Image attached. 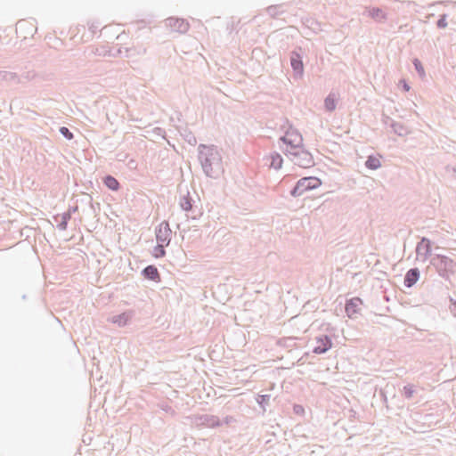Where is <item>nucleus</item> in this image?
<instances>
[{
	"instance_id": "obj_1",
	"label": "nucleus",
	"mask_w": 456,
	"mask_h": 456,
	"mask_svg": "<svg viewBox=\"0 0 456 456\" xmlns=\"http://www.w3.org/2000/svg\"><path fill=\"white\" fill-rule=\"evenodd\" d=\"M198 159L206 176L217 179L223 174V158L217 146L200 143L198 146Z\"/></svg>"
},
{
	"instance_id": "obj_2",
	"label": "nucleus",
	"mask_w": 456,
	"mask_h": 456,
	"mask_svg": "<svg viewBox=\"0 0 456 456\" xmlns=\"http://www.w3.org/2000/svg\"><path fill=\"white\" fill-rule=\"evenodd\" d=\"M429 263L438 275L445 281H450V277L456 273V262L447 256L435 254L431 256Z\"/></svg>"
},
{
	"instance_id": "obj_3",
	"label": "nucleus",
	"mask_w": 456,
	"mask_h": 456,
	"mask_svg": "<svg viewBox=\"0 0 456 456\" xmlns=\"http://www.w3.org/2000/svg\"><path fill=\"white\" fill-rule=\"evenodd\" d=\"M281 126L285 134L279 140L286 145V149H296L303 145L302 134L288 118L283 119V124Z\"/></svg>"
},
{
	"instance_id": "obj_4",
	"label": "nucleus",
	"mask_w": 456,
	"mask_h": 456,
	"mask_svg": "<svg viewBox=\"0 0 456 456\" xmlns=\"http://www.w3.org/2000/svg\"><path fill=\"white\" fill-rule=\"evenodd\" d=\"M282 151L295 165L300 167L308 168L315 165L312 153L305 150L304 145L296 149H285Z\"/></svg>"
},
{
	"instance_id": "obj_5",
	"label": "nucleus",
	"mask_w": 456,
	"mask_h": 456,
	"mask_svg": "<svg viewBox=\"0 0 456 456\" xmlns=\"http://www.w3.org/2000/svg\"><path fill=\"white\" fill-rule=\"evenodd\" d=\"M322 180L316 176L302 177L292 187V189L289 191V194L293 198H297L302 196L305 191L319 188L322 185Z\"/></svg>"
},
{
	"instance_id": "obj_6",
	"label": "nucleus",
	"mask_w": 456,
	"mask_h": 456,
	"mask_svg": "<svg viewBox=\"0 0 456 456\" xmlns=\"http://www.w3.org/2000/svg\"><path fill=\"white\" fill-rule=\"evenodd\" d=\"M303 49L302 47L298 46L289 53V62L291 69L294 73V77H302L304 75V62H303V56H302Z\"/></svg>"
},
{
	"instance_id": "obj_7",
	"label": "nucleus",
	"mask_w": 456,
	"mask_h": 456,
	"mask_svg": "<svg viewBox=\"0 0 456 456\" xmlns=\"http://www.w3.org/2000/svg\"><path fill=\"white\" fill-rule=\"evenodd\" d=\"M157 243H161L168 246L171 241L172 231L169 224L167 221H163L155 230Z\"/></svg>"
},
{
	"instance_id": "obj_8",
	"label": "nucleus",
	"mask_w": 456,
	"mask_h": 456,
	"mask_svg": "<svg viewBox=\"0 0 456 456\" xmlns=\"http://www.w3.org/2000/svg\"><path fill=\"white\" fill-rule=\"evenodd\" d=\"M363 305L362 298L354 297L346 300L345 312L350 319L357 318L361 314V306Z\"/></svg>"
},
{
	"instance_id": "obj_9",
	"label": "nucleus",
	"mask_w": 456,
	"mask_h": 456,
	"mask_svg": "<svg viewBox=\"0 0 456 456\" xmlns=\"http://www.w3.org/2000/svg\"><path fill=\"white\" fill-rule=\"evenodd\" d=\"M194 423L196 426L206 428H218L222 426V421L216 415L200 414L194 417Z\"/></svg>"
},
{
	"instance_id": "obj_10",
	"label": "nucleus",
	"mask_w": 456,
	"mask_h": 456,
	"mask_svg": "<svg viewBox=\"0 0 456 456\" xmlns=\"http://www.w3.org/2000/svg\"><path fill=\"white\" fill-rule=\"evenodd\" d=\"M315 339L317 346H315L312 351L315 354H325L332 347L333 343L331 338L327 334L318 336Z\"/></svg>"
},
{
	"instance_id": "obj_11",
	"label": "nucleus",
	"mask_w": 456,
	"mask_h": 456,
	"mask_svg": "<svg viewBox=\"0 0 456 456\" xmlns=\"http://www.w3.org/2000/svg\"><path fill=\"white\" fill-rule=\"evenodd\" d=\"M432 241L426 238L422 237L420 240L417 243L416 246V253L418 256H423V261H426L428 257L432 256Z\"/></svg>"
},
{
	"instance_id": "obj_12",
	"label": "nucleus",
	"mask_w": 456,
	"mask_h": 456,
	"mask_svg": "<svg viewBox=\"0 0 456 456\" xmlns=\"http://www.w3.org/2000/svg\"><path fill=\"white\" fill-rule=\"evenodd\" d=\"M167 25L169 26L174 31L185 33L188 31L190 25L189 22L183 19L170 17L166 20Z\"/></svg>"
},
{
	"instance_id": "obj_13",
	"label": "nucleus",
	"mask_w": 456,
	"mask_h": 456,
	"mask_svg": "<svg viewBox=\"0 0 456 456\" xmlns=\"http://www.w3.org/2000/svg\"><path fill=\"white\" fill-rule=\"evenodd\" d=\"M134 315V312L133 310H127L119 314L113 315L110 321L118 327H125L130 322Z\"/></svg>"
},
{
	"instance_id": "obj_14",
	"label": "nucleus",
	"mask_w": 456,
	"mask_h": 456,
	"mask_svg": "<svg viewBox=\"0 0 456 456\" xmlns=\"http://www.w3.org/2000/svg\"><path fill=\"white\" fill-rule=\"evenodd\" d=\"M419 276H420V272H419V268L412 267V268L409 269L406 272V273L404 274L403 285L409 289L413 287L419 281Z\"/></svg>"
},
{
	"instance_id": "obj_15",
	"label": "nucleus",
	"mask_w": 456,
	"mask_h": 456,
	"mask_svg": "<svg viewBox=\"0 0 456 456\" xmlns=\"http://www.w3.org/2000/svg\"><path fill=\"white\" fill-rule=\"evenodd\" d=\"M141 274L144 279L151 281L159 282L161 281L160 273L154 265H149L144 267L142 270Z\"/></svg>"
},
{
	"instance_id": "obj_16",
	"label": "nucleus",
	"mask_w": 456,
	"mask_h": 456,
	"mask_svg": "<svg viewBox=\"0 0 456 456\" xmlns=\"http://www.w3.org/2000/svg\"><path fill=\"white\" fill-rule=\"evenodd\" d=\"M366 11L371 19L379 22H384L387 19V14L379 7H368L366 8Z\"/></svg>"
},
{
	"instance_id": "obj_17",
	"label": "nucleus",
	"mask_w": 456,
	"mask_h": 456,
	"mask_svg": "<svg viewBox=\"0 0 456 456\" xmlns=\"http://www.w3.org/2000/svg\"><path fill=\"white\" fill-rule=\"evenodd\" d=\"M102 183L112 191H118L120 189L119 182L111 175H104L102 177Z\"/></svg>"
},
{
	"instance_id": "obj_18",
	"label": "nucleus",
	"mask_w": 456,
	"mask_h": 456,
	"mask_svg": "<svg viewBox=\"0 0 456 456\" xmlns=\"http://www.w3.org/2000/svg\"><path fill=\"white\" fill-rule=\"evenodd\" d=\"M55 222H57V228L61 231H66L68 228V224L71 219L69 213H62L61 215H56L53 216Z\"/></svg>"
},
{
	"instance_id": "obj_19",
	"label": "nucleus",
	"mask_w": 456,
	"mask_h": 456,
	"mask_svg": "<svg viewBox=\"0 0 456 456\" xmlns=\"http://www.w3.org/2000/svg\"><path fill=\"white\" fill-rule=\"evenodd\" d=\"M0 80L6 81L12 84L21 83V79L17 73L6 70H0Z\"/></svg>"
},
{
	"instance_id": "obj_20",
	"label": "nucleus",
	"mask_w": 456,
	"mask_h": 456,
	"mask_svg": "<svg viewBox=\"0 0 456 456\" xmlns=\"http://www.w3.org/2000/svg\"><path fill=\"white\" fill-rule=\"evenodd\" d=\"M194 200L190 195V192L187 191V193L180 198L179 200V206L182 208V210L185 212H189L190 210H192V206L194 205Z\"/></svg>"
},
{
	"instance_id": "obj_21",
	"label": "nucleus",
	"mask_w": 456,
	"mask_h": 456,
	"mask_svg": "<svg viewBox=\"0 0 456 456\" xmlns=\"http://www.w3.org/2000/svg\"><path fill=\"white\" fill-rule=\"evenodd\" d=\"M390 127L392 128L394 134L401 137L408 135L411 132L404 124L397 121L391 123Z\"/></svg>"
},
{
	"instance_id": "obj_22",
	"label": "nucleus",
	"mask_w": 456,
	"mask_h": 456,
	"mask_svg": "<svg viewBox=\"0 0 456 456\" xmlns=\"http://www.w3.org/2000/svg\"><path fill=\"white\" fill-rule=\"evenodd\" d=\"M285 4H273L266 8V12L273 19L278 18L280 15L285 13Z\"/></svg>"
},
{
	"instance_id": "obj_23",
	"label": "nucleus",
	"mask_w": 456,
	"mask_h": 456,
	"mask_svg": "<svg viewBox=\"0 0 456 456\" xmlns=\"http://www.w3.org/2000/svg\"><path fill=\"white\" fill-rule=\"evenodd\" d=\"M338 98L334 93H330L324 99V108L328 112H332L336 110Z\"/></svg>"
},
{
	"instance_id": "obj_24",
	"label": "nucleus",
	"mask_w": 456,
	"mask_h": 456,
	"mask_svg": "<svg viewBox=\"0 0 456 456\" xmlns=\"http://www.w3.org/2000/svg\"><path fill=\"white\" fill-rule=\"evenodd\" d=\"M282 164V156L277 151L272 152L270 155V167L274 168L275 170H279L281 168Z\"/></svg>"
},
{
	"instance_id": "obj_25",
	"label": "nucleus",
	"mask_w": 456,
	"mask_h": 456,
	"mask_svg": "<svg viewBox=\"0 0 456 456\" xmlns=\"http://www.w3.org/2000/svg\"><path fill=\"white\" fill-rule=\"evenodd\" d=\"M364 165H365V167L370 170H377L381 167V162L374 155H370L367 157V159H366Z\"/></svg>"
},
{
	"instance_id": "obj_26",
	"label": "nucleus",
	"mask_w": 456,
	"mask_h": 456,
	"mask_svg": "<svg viewBox=\"0 0 456 456\" xmlns=\"http://www.w3.org/2000/svg\"><path fill=\"white\" fill-rule=\"evenodd\" d=\"M271 395H257L256 401L259 407L262 409L263 412L266 411L267 406L270 405Z\"/></svg>"
},
{
	"instance_id": "obj_27",
	"label": "nucleus",
	"mask_w": 456,
	"mask_h": 456,
	"mask_svg": "<svg viewBox=\"0 0 456 456\" xmlns=\"http://www.w3.org/2000/svg\"><path fill=\"white\" fill-rule=\"evenodd\" d=\"M180 134L183 136V140L190 145L195 146L197 144L196 136L189 129L184 128V129H183V131L180 132Z\"/></svg>"
},
{
	"instance_id": "obj_28",
	"label": "nucleus",
	"mask_w": 456,
	"mask_h": 456,
	"mask_svg": "<svg viewBox=\"0 0 456 456\" xmlns=\"http://www.w3.org/2000/svg\"><path fill=\"white\" fill-rule=\"evenodd\" d=\"M296 338L284 337L277 340V345L281 347L290 348L296 346Z\"/></svg>"
},
{
	"instance_id": "obj_29",
	"label": "nucleus",
	"mask_w": 456,
	"mask_h": 456,
	"mask_svg": "<svg viewBox=\"0 0 456 456\" xmlns=\"http://www.w3.org/2000/svg\"><path fill=\"white\" fill-rule=\"evenodd\" d=\"M412 64L419 77L424 78L426 77V72L421 61L418 58H414L412 60Z\"/></svg>"
},
{
	"instance_id": "obj_30",
	"label": "nucleus",
	"mask_w": 456,
	"mask_h": 456,
	"mask_svg": "<svg viewBox=\"0 0 456 456\" xmlns=\"http://www.w3.org/2000/svg\"><path fill=\"white\" fill-rule=\"evenodd\" d=\"M167 246L161 243H157V245L153 248L152 256L155 258H161L166 256V248Z\"/></svg>"
},
{
	"instance_id": "obj_31",
	"label": "nucleus",
	"mask_w": 456,
	"mask_h": 456,
	"mask_svg": "<svg viewBox=\"0 0 456 456\" xmlns=\"http://www.w3.org/2000/svg\"><path fill=\"white\" fill-rule=\"evenodd\" d=\"M415 393V386L412 384H407L403 388V394L406 399H411Z\"/></svg>"
},
{
	"instance_id": "obj_32",
	"label": "nucleus",
	"mask_w": 456,
	"mask_h": 456,
	"mask_svg": "<svg viewBox=\"0 0 456 456\" xmlns=\"http://www.w3.org/2000/svg\"><path fill=\"white\" fill-rule=\"evenodd\" d=\"M59 132L67 140H72L74 138L73 133L67 126H61Z\"/></svg>"
},
{
	"instance_id": "obj_33",
	"label": "nucleus",
	"mask_w": 456,
	"mask_h": 456,
	"mask_svg": "<svg viewBox=\"0 0 456 456\" xmlns=\"http://www.w3.org/2000/svg\"><path fill=\"white\" fill-rule=\"evenodd\" d=\"M447 14L443 13L439 16V19L436 21V27L438 28H445L447 27Z\"/></svg>"
},
{
	"instance_id": "obj_34",
	"label": "nucleus",
	"mask_w": 456,
	"mask_h": 456,
	"mask_svg": "<svg viewBox=\"0 0 456 456\" xmlns=\"http://www.w3.org/2000/svg\"><path fill=\"white\" fill-rule=\"evenodd\" d=\"M293 413L297 416H304L305 414V408L301 404L295 403L293 405Z\"/></svg>"
},
{
	"instance_id": "obj_35",
	"label": "nucleus",
	"mask_w": 456,
	"mask_h": 456,
	"mask_svg": "<svg viewBox=\"0 0 456 456\" xmlns=\"http://www.w3.org/2000/svg\"><path fill=\"white\" fill-rule=\"evenodd\" d=\"M444 171L446 174L452 175V177L456 180V167L446 165L444 167Z\"/></svg>"
},
{
	"instance_id": "obj_36",
	"label": "nucleus",
	"mask_w": 456,
	"mask_h": 456,
	"mask_svg": "<svg viewBox=\"0 0 456 456\" xmlns=\"http://www.w3.org/2000/svg\"><path fill=\"white\" fill-rule=\"evenodd\" d=\"M188 213H191V216L192 219H197L198 216L202 215V212L197 206H192V210H190Z\"/></svg>"
},
{
	"instance_id": "obj_37",
	"label": "nucleus",
	"mask_w": 456,
	"mask_h": 456,
	"mask_svg": "<svg viewBox=\"0 0 456 456\" xmlns=\"http://www.w3.org/2000/svg\"><path fill=\"white\" fill-rule=\"evenodd\" d=\"M399 86L400 88L402 89V91L403 92H409L410 89H411V86L410 85L408 84V82L405 80V79H400L399 81Z\"/></svg>"
},
{
	"instance_id": "obj_38",
	"label": "nucleus",
	"mask_w": 456,
	"mask_h": 456,
	"mask_svg": "<svg viewBox=\"0 0 456 456\" xmlns=\"http://www.w3.org/2000/svg\"><path fill=\"white\" fill-rule=\"evenodd\" d=\"M153 132L155 134H157L162 138H165V136H166V131H165V129H163L161 127H155Z\"/></svg>"
},
{
	"instance_id": "obj_39",
	"label": "nucleus",
	"mask_w": 456,
	"mask_h": 456,
	"mask_svg": "<svg viewBox=\"0 0 456 456\" xmlns=\"http://www.w3.org/2000/svg\"><path fill=\"white\" fill-rule=\"evenodd\" d=\"M383 122L386 126H391V123L395 122L392 118L387 115H384Z\"/></svg>"
},
{
	"instance_id": "obj_40",
	"label": "nucleus",
	"mask_w": 456,
	"mask_h": 456,
	"mask_svg": "<svg viewBox=\"0 0 456 456\" xmlns=\"http://www.w3.org/2000/svg\"><path fill=\"white\" fill-rule=\"evenodd\" d=\"M77 206H70L69 208V209L65 212V213H69L70 214V216H72L73 213L77 212Z\"/></svg>"
},
{
	"instance_id": "obj_41",
	"label": "nucleus",
	"mask_w": 456,
	"mask_h": 456,
	"mask_svg": "<svg viewBox=\"0 0 456 456\" xmlns=\"http://www.w3.org/2000/svg\"><path fill=\"white\" fill-rule=\"evenodd\" d=\"M233 421V418L232 416H226L224 420L222 421V424L224 423L226 425H229Z\"/></svg>"
},
{
	"instance_id": "obj_42",
	"label": "nucleus",
	"mask_w": 456,
	"mask_h": 456,
	"mask_svg": "<svg viewBox=\"0 0 456 456\" xmlns=\"http://www.w3.org/2000/svg\"><path fill=\"white\" fill-rule=\"evenodd\" d=\"M306 22H307L308 26H311V27L314 26V25L320 26V24L316 20H314V19H309V20H306Z\"/></svg>"
},
{
	"instance_id": "obj_43",
	"label": "nucleus",
	"mask_w": 456,
	"mask_h": 456,
	"mask_svg": "<svg viewBox=\"0 0 456 456\" xmlns=\"http://www.w3.org/2000/svg\"><path fill=\"white\" fill-rule=\"evenodd\" d=\"M161 409H162L163 411H167V412H168L169 411H173V410H172V407H171V406H169L168 404H165V405H163V406L161 407Z\"/></svg>"
},
{
	"instance_id": "obj_44",
	"label": "nucleus",
	"mask_w": 456,
	"mask_h": 456,
	"mask_svg": "<svg viewBox=\"0 0 456 456\" xmlns=\"http://www.w3.org/2000/svg\"><path fill=\"white\" fill-rule=\"evenodd\" d=\"M380 395L383 398L384 403H387V395H386L385 391L381 390L380 391Z\"/></svg>"
},
{
	"instance_id": "obj_45",
	"label": "nucleus",
	"mask_w": 456,
	"mask_h": 456,
	"mask_svg": "<svg viewBox=\"0 0 456 456\" xmlns=\"http://www.w3.org/2000/svg\"><path fill=\"white\" fill-rule=\"evenodd\" d=\"M90 206L93 208V210L95 211L96 206L94 205V203L93 201H90Z\"/></svg>"
},
{
	"instance_id": "obj_46",
	"label": "nucleus",
	"mask_w": 456,
	"mask_h": 456,
	"mask_svg": "<svg viewBox=\"0 0 456 456\" xmlns=\"http://www.w3.org/2000/svg\"><path fill=\"white\" fill-rule=\"evenodd\" d=\"M26 78H27V79H30L29 73H28V74H27Z\"/></svg>"
},
{
	"instance_id": "obj_47",
	"label": "nucleus",
	"mask_w": 456,
	"mask_h": 456,
	"mask_svg": "<svg viewBox=\"0 0 456 456\" xmlns=\"http://www.w3.org/2000/svg\"><path fill=\"white\" fill-rule=\"evenodd\" d=\"M93 28H95V26H92V27H90V29H92V30L94 31V29H93Z\"/></svg>"
},
{
	"instance_id": "obj_48",
	"label": "nucleus",
	"mask_w": 456,
	"mask_h": 456,
	"mask_svg": "<svg viewBox=\"0 0 456 456\" xmlns=\"http://www.w3.org/2000/svg\"><path fill=\"white\" fill-rule=\"evenodd\" d=\"M93 28H95V26H92V27H90V29H92V30L94 31V29H93Z\"/></svg>"
},
{
	"instance_id": "obj_49",
	"label": "nucleus",
	"mask_w": 456,
	"mask_h": 456,
	"mask_svg": "<svg viewBox=\"0 0 456 456\" xmlns=\"http://www.w3.org/2000/svg\"><path fill=\"white\" fill-rule=\"evenodd\" d=\"M26 298H27L26 295H23L22 299H26Z\"/></svg>"
},
{
	"instance_id": "obj_50",
	"label": "nucleus",
	"mask_w": 456,
	"mask_h": 456,
	"mask_svg": "<svg viewBox=\"0 0 456 456\" xmlns=\"http://www.w3.org/2000/svg\"><path fill=\"white\" fill-rule=\"evenodd\" d=\"M453 305H456V301H454V302H453Z\"/></svg>"
}]
</instances>
